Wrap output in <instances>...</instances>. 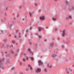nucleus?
Masks as SVG:
<instances>
[{"label": "nucleus", "mask_w": 74, "mask_h": 74, "mask_svg": "<svg viewBox=\"0 0 74 74\" xmlns=\"http://www.w3.org/2000/svg\"><path fill=\"white\" fill-rule=\"evenodd\" d=\"M3 67H4V65L2 63V60L1 59L0 60V68L1 69H4Z\"/></svg>", "instance_id": "1"}, {"label": "nucleus", "mask_w": 74, "mask_h": 74, "mask_svg": "<svg viewBox=\"0 0 74 74\" xmlns=\"http://www.w3.org/2000/svg\"><path fill=\"white\" fill-rule=\"evenodd\" d=\"M36 71L37 73H40L41 71V69L40 68H38L37 69Z\"/></svg>", "instance_id": "2"}, {"label": "nucleus", "mask_w": 74, "mask_h": 74, "mask_svg": "<svg viewBox=\"0 0 74 74\" xmlns=\"http://www.w3.org/2000/svg\"><path fill=\"white\" fill-rule=\"evenodd\" d=\"M3 33H6V31L0 30V34H3Z\"/></svg>", "instance_id": "3"}, {"label": "nucleus", "mask_w": 74, "mask_h": 74, "mask_svg": "<svg viewBox=\"0 0 74 74\" xmlns=\"http://www.w3.org/2000/svg\"><path fill=\"white\" fill-rule=\"evenodd\" d=\"M62 32V37H64L65 36V29H64Z\"/></svg>", "instance_id": "4"}, {"label": "nucleus", "mask_w": 74, "mask_h": 74, "mask_svg": "<svg viewBox=\"0 0 74 74\" xmlns=\"http://www.w3.org/2000/svg\"><path fill=\"white\" fill-rule=\"evenodd\" d=\"M40 20H41L42 21L44 20V19H45V16H40Z\"/></svg>", "instance_id": "5"}, {"label": "nucleus", "mask_w": 74, "mask_h": 74, "mask_svg": "<svg viewBox=\"0 0 74 74\" xmlns=\"http://www.w3.org/2000/svg\"><path fill=\"white\" fill-rule=\"evenodd\" d=\"M38 63L39 64V66H40V65H42V62H41V60H40L38 61Z\"/></svg>", "instance_id": "6"}, {"label": "nucleus", "mask_w": 74, "mask_h": 74, "mask_svg": "<svg viewBox=\"0 0 74 74\" xmlns=\"http://www.w3.org/2000/svg\"><path fill=\"white\" fill-rule=\"evenodd\" d=\"M74 7H71L70 6L69 7V10H74Z\"/></svg>", "instance_id": "7"}, {"label": "nucleus", "mask_w": 74, "mask_h": 74, "mask_svg": "<svg viewBox=\"0 0 74 74\" xmlns=\"http://www.w3.org/2000/svg\"><path fill=\"white\" fill-rule=\"evenodd\" d=\"M3 44H5V43H6L7 42V39H4L3 40Z\"/></svg>", "instance_id": "8"}, {"label": "nucleus", "mask_w": 74, "mask_h": 74, "mask_svg": "<svg viewBox=\"0 0 74 74\" xmlns=\"http://www.w3.org/2000/svg\"><path fill=\"white\" fill-rule=\"evenodd\" d=\"M29 59H30L31 60H32V61H33L34 60V58L33 57H29Z\"/></svg>", "instance_id": "9"}, {"label": "nucleus", "mask_w": 74, "mask_h": 74, "mask_svg": "<svg viewBox=\"0 0 74 74\" xmlns=\"http://www.w3.org/2000/svg\"><path fill=\"white\" fill-rule=\"evenodd\" d=\"M47 67H49V69H51V68L52 67V65H51L50 66H49V64H47Z\"/></svg>", "instance_id": "10"}, {"label": "nucleus", "mask_w": 74, "mask_h": 74, "mask_svg": "<svg viewBox=\"0 0 74 74\" xmlns=\"http://www.w3.org/2000/svg\"><path fill=\"white\" fill-rule=\"evenodd\" d=\"M4 45H5V44H4V43H3V44L2 45V46L1 47V48H0L1 49V48H4Z\"/></svg>", "instance_id": "11"}, {"label": "nucleus", "mask_w": 74, "mask_h": 74, "mask_svg": "<svg viewBox=\"0 0 74 74\" xmlns=\"http://www.w3.org/2000/svg\"><path fill=\"white\" fill-rule=\"evenodd\" d=\"M57 56V54H53L52 55V57L53 58H54L55 56Z\"/></svg>", "instance_id": "12"}, {"label": "nucleus", "mask_w": 74, "mask_h": 74, "mask_svg": "<svg viewBox=\"0 0 74 74\" xmlns=\"http://www.w3.org/2000/svg\"><path fill=\"white\" fill-rule=\"evenodd\" d=\"M29 45H32V42L31 41H30V40H29Z\"/></svg>", "instance_id": "13"}, {"label": "nucleus", "mask_w": 74, "mask_h": 74, "mask_svg": "<svg viewBox=\"0 0 74 74\" xmlns=\"http://www.w3.org/2000/svg\"><path fill=\"white\" fill-rule=\"evenodd\" d=\"M17 40H18L19 41V42H21V41H22V38H17Z\"/></svg>", "instance_id": "14"}, {"label": "nucleus", "mask_w": 74, "mask_h": 74, "mask_svg": "<svg viewBox=\"0 0 74 74\" xmlns=\"http://www.w3.org/2000/svg\"><path fill=\"white\" fill-rule=\"evenodd\" d=\"M15 33L16 34H18V33H19V30L18 29L16 30Z\"/></svg>", "instance_id": "15"}, {"label": "nucleus", "mask_w": 74, "mask_h": 74, "mask_svg": "<svg viewBox=\"0 0 74 74\" xmlns=\"http://www.w3.org/2000/svg\"><path fill=\"white\" fill-rule=\"evenodd\" d=\"M28 51H29L30 53H31V52H32V51L31 50L30 48H29L28 49Z\"/></svg>", "instance_id": "16"}, {"label": "nucleus", "mask_w": 74, "mask_h": 74, "mask_svg": "<svg viewBox=\"0 0 74 74\" xmlns=\"http://www.w3.org/2000/svg\"><path fill=\"white\" fill-rule=\"evenodd\" d=\"M52 20L53 21H56V18H54V17H53L52 18Z\"/></svg>", "instance_id": "17"}, {"label": "nucleus", "mask_w": 74, "mask_h": 74, "mask_svg": "<svg viewBox=\"0 0 74 74\" xmlns=\"http://www.w3.org/2000/svg\"><path fill=\"white\" fill-rule=\"evenodd\" d=\"M38 30L39 32H40L41 30H42V28H38Z\"/></svg>", "instance_id": "18"}, {"label": "nucleus", "mask_w": 74, "mask_h": 74, "mask_svg": "<svg viewBox=\"0 0 74 74\" xmlns=\"http://www.w3.org/2000/svg\"><path fill=\"white\" fill-rule=\"evenodd\" d=\"M29 14L30 16H32V13L30 12L29 13Z\"/></svg>", "instance_id": "19"}, {"label": "nucleus", "mask_w": 74, "mask_h": 74, "mask_svg": "<svg viewBox=\"0 0 74 74\" xmlns=\"http://www.w3.org/2000/svg\"><path fill=\"white\" fill-rule=\"evenodd\" d=\"M10 52L11 53H12V54L14 53V51L12 50L10 51Z\"/></svg>", "instance_id": "20"}, {"label": "nucleus", "mask_w": 74, "mask_h": 74, "mask_svg": "<svg viewBox=\"0 0 74 74\" xmlns=\"http://www.w3.org/2000/svg\"><path fill=\"white\" fill-rule=\"evenodd\" d=\"M39 38L40 39H41L42 38V37H41V36H38Z\"/></svg>", "instance_id": "21"}, {"label": "nucleus", "mask_w": 74, "mask_h": 74, "mask_svg": "<svg viewBox=\"0 0 74 74\" xmlns=\"http://www.w3.org/2000/svg\"><path fill=\"white\" fill-rule=\"evenodd\" d=\"M11 70H15V68L14 67H12Z\"/></svg>", "instance_id": "22"}, {"label": "nucleus", "mask_w": 74, "mask_h": 74, "mask_svg": "<svg viewBox=\"0 0 74 74\" xmlns=\"http://www.w3.org/2000/svg\"><path fill=\"white\" fill-rule=\"evenodd\" d=\"M68 70V68H67V67H66L65 69V71H67Z\"/></svg>", "instance_id": "23"}, {"label": "nucleus", "mask_w": 74, "mask_h": 74, "mask_svg": "<svg viewBox=\"0 0 74 74\" xmlns=\"http://www.w3.org/2000/svg\"><path fill=\"white\" fill-rule=\"evenodd\" d=\"M69 18H70V19H72V17L71 16H69Z\"/></svg>", "instance_id": "24"}, {"label": "nucleus", "mask_w": 74, "mask_h": 74, "mask_svg": "<svg viewBox=\"0 0 74 74\" xmlns=\"http://www.w3.org/2000/svg\"><path fill=\"white\" fill-rule=\"evenodd\" d=\"M23 62H25L26 61V58H23Z\"/></svg>", "instance_id": "25"}, {"label": "nucleus", "mask_w": 74, "mask_h": 74, "mask_svg": "<svg viewBox=\"0 0 74 74\" xmlns=\"http://www.w3.org/2000/svg\"><path fill=\"white\" fill-rule=\"evenodd\" d=\"M34 6L35 7H37V3H35Z\"/></svg>", "instance_id": "26"}, {"label": "nucleus", "mask_w": 74, "mask_h": 74, "mask_svg": "<svg viewBox=\"0 0 74 74\" xmlns=\"http://www.w3.org/2000/svg\"><path fill=\"white\" fill-rule=\"evenodd\" d=\"M30 69L31 70H33V68H32V66H31V67H30Z\"/></svg>", "instance_id": "27"}, {"label": "nucleus", "mask_w": 74, "mask_h": 74, "mask_svg": "<svg viewBox=\"0 0 74 74\" xmlns=\"http://www.w3.org/2000/svg\"><path fill=\"white\" fill-rule=\"evenodd\" d=\"M44 41L45 42H47V39H45Z\"/></svg>", "instance_id": "28"}, {"label": "nucleus", "mask_w": 74, "mask_h": 74, "mask_svg": "<svg viewBox=\"0 0 74 74\" xmlns=\"http://www.w3.org/2000/svg\"><path fill=\"white\" fill-rule=\"evenodd\" d=\"M21 8H22V5H20V6L19 7V8L21 10Z\"/></svg>", "instance_id": "29"}, {"label": "nucleus", "mask_w": 74, "mask_h": 74, "mask_svg": "<svg viewBox=\"0 0 74 74\" xmlns=\"http://www.w3.org/2000/svg\"><path fill=\"white\" fill-rule=\"evenodd\" d=\"M12 43H13V44L15 43V41L13 40L12 41Z\"/></svg>", "instance_id": "30"}, {"label": "nucleus", "mask_w": 74, "mask_h": 74, "mask_svg": "<svg viewBox=\"0 0 74 74\" xmlns=\"http://www.w3.org/2000/svg\"><path fill=\"white\" fill-rule=\"evenodd\" d=\"M66 3L67 5V4H69V3L67 1H66Z\"/></svg>", "instance_id": "31"}, {"label": "nucleus", "mask_w": 74, "mask_h": 74, "mask_svg": "<svg viewBox=\"0 0 74 74\" xmlns=\"http://www.w3.org/2000/svg\"><path fill=\"white\" fill-rule=\"evenodd\" d=\"M50 45L51 47H52L53 46V43H52L51 44V45Z\"/></svg>", "instance_id": "32"}, {"label": "nucleus", "mask_w": 74, "mask_h": 74, "mask_svg": "<svg viewBox=\"0 0 74 74\" xmlns=\"http://www.w3.org/2000/svg\"><path fill=\"white\" fill-rule=\"evenodd\" d=\"M5 10L6 11H7V10H8V7L6 9H5Z\"/></svg>", "instance_id": "33"}, {"label": "nucleus", "mask_w": 74, "mask_h": 74, "mask_svg": "<svg viewBox=\"0 0 74 74\" xmlns=\"http://www.w3.org/2000/svg\"><path fill=\"white\" fill-rule=\"evenodd\" d=\"M26 60H28V57L26 56Z\"/></svg>", "instance_id": "34"}, {"label": "nucleus", "mask_w": 74, "mask_h": 74, "mask_svg": "<svg viewBox=\"0 0 74 74\" xmlns=\"http://www.w3.org/2000/svg\"><path fill=\"white\" fill-rule=\"evenodd\" d=\"M5 60V58H3L2 59V61H4Z\"/></svg>", "instance_id": "35"}, {"label": "nucleus", "mask_w": 74, "mask_h": 74, "mask_svg": "<svg viewBox=\"0 0 74 74\" xmlns=\"http://www.w3.org/2000/svg\"><path fill=\"white\" fill-rule=\"evenodd\" d=\"M69 71H71V69H70V67H69Z\"/></svg>", "instance_id": "36"}, {"label": "nucleus", "mask_w": 74, "mask_h": 74, "mask_svg": "<svg viewBox=\"0 0 74 74\" xmlns=\"http://www.w3.org/2000/svg\"><path fill=\"white\" fill-rule=\"evenodd\" d=\"M25 32V29H23L22 30V32L23 33Z\"/></svg>", "instance_id": "37"}, {"label": "nucleus", "mask_w": 74, "mask_h": 74, "mask_svg": "<svg viewBox=\"0 0 74 74\" xmlns=\"http://www.w3.org/2000/svg\"><path fill=\"white\" fill-rule=\"evenodd\" d=\"M12 24H10V27H11V26H12Z\"/></svg>", "instance_id": "38"}, {"label": "nucleus", "mask_w": 74, "mask_h": 74, "mask_svg": "<svg viewBox=\"0 0 74 74\" xmlns=\"http://www.w3.org/2000/svg\"><path fill=\"white\" fill-rule=\"evenodd\" d=\"M26 71H28V70H29L28 69V68H26Z\"/></svg>", "instance_id": "39"}, {"label": "nucleus", "mask_w": 74, "mask_h": 74, "mask_svg": "<svg viewBox=\"0 0 74 74\" xmlns=\"http://www.w3.org/2000/svg\"><path fill=\"white\" fill-rule=\"evenodd\" d=\"M55 31H57V30H58V29H57V28H55Z\"/></svg>", "instance_id": "40"}, {"label": "nucleus", "mask_w": 74, "mask_h": 74, "mask_svg": "<svg viewBox=\"0 0 74 74\" xmlns=\"http://www.w3.org/2000/svg\"><path fill=\"white\" fill-rule=\"evenodd\" d=\"M44 71H45V72H46V71H47V69H45L44 70Z\"/></svg>", "instance_id": "41"}, {"label": "nucleus", "mask_w": 74, "mask_h": 74, "mask_svg": "<svg viewBox=\"0 0 74 74\" xmlns=\"http://www.w3.org/2000/svg\"><path fill=\"white\" fill-rule=\"evenodd\" d=\"M22 62H20V64L21 66L22 65Z\"/></svg>", "instance_id": "42"}, {"label": "nucleus", "mask_w": 74, "mask_h": 74, "mask_svg": "<svg viewBox=\"0 0 74 74\" xmlns=\"http://www.w3.org/2000/svg\"><path fill=\"white\" fill-rule=\"evenodd\" d=\"M7 48H8V47H9V45H8V44H7Z\"/></svg>", "instance_id": "43"}, {"label": "nucleus", "mask_w": 74, "mask_h": 74, "mask_svg": "<svg viewBox=\"0 0 74 74\" xmlns=\"http://www.w3.org/2000/svg\"><path fill=\"white\" fill-rule=\"evenodd\" d=\"M25 37H26V38L27 37V34H25Z\"/></svg>", "instance_id": "44"}, {"label": "nucleus", "mask_w": 74, "mask_h": 74, "mask_svg": "<svg viewBox=\"0 0 74 74\" xmlns=\"http://www.w3.org/2000/svg\"><path fill=\"white\" fill-rule=\"evenodd\" d=\"M28 67H31V66H30V65L28 64Z\"/></svg>", "instance_id": "45"}, {"label": "nucleus", "mask_w": 74, "mask_h": 74, "mask_svg": "<svg viewBox=\"0 0 74 74\" xmlns=\"http://www.w3.org/2000/svg\"><path fill=\"white\" fill-rule=\"evenodd\" d=\"M63 8V9H64V10H65V9H66V7H64Z\"/></svg>", "instance_id": "46"}, {"label": "nucleus", "mask_w": 74, "mask_h": 74, "mask_svg": "<svg viewBox=\"0 0 74 74\" xmlns=\"http://www.w3.org/2000/svg\"><path fill=\"white\" fill-rule=\"evenodd\" d=\"M67 73H68V74H69V73H70V72H69V71H67Z\"/></svg>", "instance_id": "47"}, {"label": "nucleus", "mask_w": 74, "mask_h": 74, "mask_svg": "<svg viewBox=\"0 0 74 74\" xmlns=\"http://www.w3.org/2000/svg\"><path fill=\"white\" fill-rule=\"evenodd\" d=\"M17 52H19V49H18L17 50Z\"/></svg>", "instance_id": "48"}, {"label": "nucleus", "mask_w": 74, "mask_h": 74, "mask_svg": "<svg viewBox=\"0 0 74 74\" xmlns=\"http://www.w3.org/2000/svg\"><path fill=\"white\" fill-rule=\"evenodd\" d=\"M66 20H69V18H68L67 17H66Z\"/></svg>", "instance_id": "49"}, {"label": "nucleus", "mask_w": 74, "mask_h": 74, "mask_svg": "<svg viewBox=\"0 0 74 74\" xmlns=\"http://www.w3.org/2000/svg\"><path fill=\"white\" fill-rule=\"evenodd\" d=\"M9 56V55L8 54H7V55H6V57H8Z\"/></svg>", "instance_id": "50"}, {"label": "nucleus", "mask_w": 74, "mask_h": 74, "mask_svg": "<svg viewBox=\"0 0 74 74\" xmlns=\"http://www.w3.org/2000/svg\"><path fill=\"white\" fill-rule=\"evenodd\" d=\"M21 33H19L18 34V36H20V35H21Z\"/></svg>", "instance_id": "51"}, {"label": "nucleus", "mask_w": 74, "mask_h": 74, "mask_svg": "<svg viewBox=\"0 0 74 74\" xmlns=\"http://www.w3.org/2000/svg\"><path fill=\"white\" fill-rule=\"evenodd\" d=\"M26 32L27 33H28V30H27L26 31Z\"/></svg>", "instance_id": "52"}, {"label": "nucleus", "mask_w": 74, "mask_h": 74, "mask_svg": "<svg viewBox=\"0 0 74 74\" xmlns=\"http://www.w3.org/2000/svg\"><path fill=\"white\" fill-rule=\"evenodd\" d=\"M41 11V9L39 10V12H40Z\"/></svg>", "instance_id": "53"}, {"label": "nucleus", "mask_w": 74, "mask_h": 74, "mask_svg": "<svg viewBox=\"0 0 74 74\" xmlns=\"http://www.w3.org/2000/svg\"><path fill=\"white\" fill-rule=\"evenodd\" d=\"M31 53L32 55H33V52H31Z\"/></svg>", "instance_id": "54"}, {"label": "nucleus", "mask_w": 74, "mask_h": 74, "mask_svg": "<svg viewBox=\"0 0 74 74\" xmlns=\"http://www.w3.org/2000/svg\"><path fill=\"white\" fill-rule=\"evenodd\" d=\"M19 14H18V15L17 16V17H18V16H19Z\"/></svg>", "instance_id": "55"}, {"label": "nucleus", "mask_w": 74, "mask_h": 74, "mask_svg": "<svg viewBox=\"0 0 74 74\" xmlns=\"http://www.w3.org/2000/svg\"><path fill=\"white\" fill-rule=\"evenodd\" d=\"M58 51H56V54H58Z\"/></svg>", "instance_id": "56"}, {"label": "nucleus", "mask_w": 74, "mask_h": 74, "mask_svg": "<svg viewBox=\"0 0 74 74\" xmlns=\"http://www.w3.org/2000/svg\"><path fill=\"white\" fill-rule=\"evenodd\" d=\"M1 22H3V19H1Z\"/></svg>", "instance_id": "57"}, {"label": "nucleus", "mask_w": 74, "mask_h": 74, "mask_svg": "<svg viewBox=\"0 0 74 74\" xmlns=\"http://www.w3.org/2000/svg\"><path fill=\"white\" fill-rule=\"evenodd\" d=\"M22 20L23 21H24V20H25V18H22Z\"/></svg>", "instance_id": "58"}, {"label": "nucleus", "mask_w": 74, "mask_h": 74, "mask_svg": "<svg viewBox=\"0 0 74 74\" xmlns=\"http://www.w3.org/2000/svg\"><path fill=\"white\" fill-rule=\"evenodd\" d=\"M25 18H27V16H26L25 17Z\"/></svg>", "instance_id": "59"}, {"label": "nucleus", "mask_w": 74, "mask_h": 74, "mask_svg": "<svg viewBox=\"0 0 74 74\" xmlns=\"http://www.w3.org/2000/svg\"><path fill=\"white\" fill-rule=\"evenodd\" d=\"M69 25H71V23H69Z\"/></svg>", "instance_id": "60"}, {"label": "nucleus", "mask_w": 74, "mask_h": 74, "mask_svg": "<svg viewBox=\"0 0 74 74\" xmlns=\"http://www.w3.org/2000/svg\"><path fill=\"white\" fill-rule=\"evenodd\" d=\"M58 40H60V38H58Z\"/></svg>", "instance_id": "61"}, {"label": "nucleus", "mask_w": 74, "mask_h": 74, "mask_svg": "<svg viewBox=\"0 0 74 74\" xmlns=\"http://www.w3.org/2000/svg\"><path fill=\"white\" fill-rule=\"evenodd\" d=\"M18 37H19V38H21V36H20V35L18 36Z\"/></svg>", "instance_id": "62"}, {"label": "nucleus", "mask_w": 74, "mask_h": 74, "mask_svg": "<svg viewBox=\"0 0 74 74\" xmlns=\"http://www.w3.org/2000/svg\"><path fill=\"white\" fill-rule=\"evenodd\" d=\"M7 63H9V61H7Z\"/></svg>", "instance_id": "63"}, {"label": "nucleus", "mask_w": 74, "mask_h": 74, "mask_svg": "<svg viewBox=\"0 0 74 74\" xmlns=\"http://www.w3.org/2000/svg\"><path fill=\"white\" fill-rule=\"evenodd\" d=\"M16 36H14V38H16Z\"/></svg>", "instance_id": "64"}]
</instances>
